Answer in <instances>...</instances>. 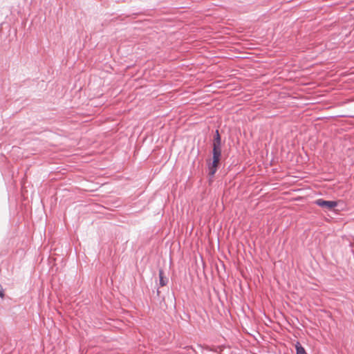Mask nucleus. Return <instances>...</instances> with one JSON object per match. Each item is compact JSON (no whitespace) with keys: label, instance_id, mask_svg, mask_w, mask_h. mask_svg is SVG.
Returning a JSON list of instances; mask_svg holds the SVG:
<instances>
[{"label":"nucleus","instance_id":"nucleus-1","mask_svg":"<svg viewBox=\"0 0 354 354\" xmlns=\"http://www.w3.org/2000/svg\"><path fill=\"white\" fill-rule=\"evenodd\" d=\"M212 160L207 161L208 174L213 177L216 174L221 158V145H212Z\"/></svg>","mask_w":354,"mask_h":354},{"label":"nucleus","instance_id":"nucleus-2","mask_svg":"<svg viewBox=\"0 0 354 354\" xmlns=\"http://www.w3.org/2000/svg\"><path fill=\"white\" fill-rule=\"evenodd\" d=\"M315 204L328 210H332L337 206V203L334 201H325L322 198L317 199Z\"/></svg>","mask_w":354,"mask_h":354},{"label":"nucleus","instance_id":"nucleus-3","mask_svg":"<svg viewBox=\"0 0 354 354\" xmlns=\"http://www.w3.org/2000/svg\"><path fill=\"white\" fill-rule=\"evenodd\" d=\"M158 274L160 286H166L168 282V279L164 276V271L162 269H159Z\"/></svg>","mask_w":354,"mask_h":354},{"label":"nucleus","instance_id":"nucleus-4","mask_svg":"<svg viewBox=\"0 0 354 354\" xmlns=\"http://www.w3.org/2000/svg\"><path fill=\"white\" fill-rule=\"evenodd\" d=\"M212 145H221V138L218 130H216Z\"/></svg>","mask_w":354,"mask_h":354},{"label":"nucleus","instance_id":"nucleus-5","mask_svg":"<svg viewBox=\"0 0 354 354\" xmlns=\"http://www.w3.org/2000/svg\"><path fill=\"white\" fill-rule=\"evenodd\" d=\"M296 354H308L301 344L297 342L295 344Z\"/></svg>","mask_w":354,"mask_h":354},{"label":"nucleus","instance_id":"nucleus-6","mask_svg":"<svg viewBox=\"0 0 354 354\" xmlns=\"http://www.w3.org/2000/svg\"><path fill=\"white\" fill-rule=\"evenodd\" d=\"M4 296L3 289L2 286L0 284V297L2 298Z\"/></svg>","mask_w":354,"mask_h":354}]
</instances>
